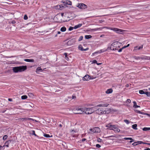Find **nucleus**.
<instances>
[{
  "instance_id": "aec40b11",
  "label": "nucleus",
  "mask_w": 150,
  "mask_h": 150,
  "mask_svg": "<svg viewBox=\"0 0 150 150\" xmlns=\"http://www.w3.org/2000/svg\"><path fill=\"white\" fill-rule=\"evenodd\" d=\"M92 36L91 35H86L85 36V38L86 39H88L92 38Z\"/></svg>"
},
{
  "instance_id": "5701e85b",
  "label": "nucleus",
  "mask_w": 150,
  "mask_h": 150,
  "mask_svg": "<svg viewBox=\"0 0 150 150\" xmlns=\"http://www.w3.org/2000/svg\"><path fill=\"white\" fill-rule=\"evenodd\" d=\"M66 30V28L64 27H63L61 28L60 29L61 31L62 32L65 31Z\"/></svg>"
},
{
  "instance_id": "c756f323",
  "label": "nucleus",
  "mask_w": 150,
  "mask_h": 150,
  "mask_svg": "<svg viewBox=\"0 0 150 150\" xmlns=\"http://www.w3.org/2000/svg\"><path fill=\"white\" fill-rule=\"evenodd\" d=\"M11 141H12V140H8L5 143V144H7L9 145V144H10V143H11Z\"/></svg>"
},
{
  "instance_id": "3c124183",
  "label": "nucleus",
  "mask_w": 150,
  "mask_h": 150,
  "mask_svg": "<svg viewBox=\"0 0 150 150\" xmlns=\"http://www.w3.org/2000/svg\"><path fill=\"white\" fill-rule=\"evenodd\" d=\"M132 145L134 146H136V145H137V142H134V143H133V144H132Z\"/></svg>"
},
{
  "instance_id": "7c9ffc66",
  "label": "nucleus",
  "mask_w": 150,
  "mask_h": 150,
  "mask_svg": "<svg viewBox=\"0 0 150 150\" xmlns=\"http://www.w3.org/2000/svg\"><path fill=\"white\" fill-rule=\"evenodd\" d=\"M141 59H148V57H140Z\"/></svg>"
},
{
  "instance_id": "4468645a",
  "label": "nucleus",
  "mask_w": 150,
  "mask_h": 150,
  "mask_svg": "<svg viewBox=\"0 0 150 150\" xmlns=\"http://www.w3.org/2000/svg\"><path fill=\"white\" fill-rule=\"evenodd\" d=\"M82 25V24H79L77 25H75L74 27V29H76L81 27Z\"/></svg>"
},
{
  "instance_id": "de8ad7c7",
  "label": "nucleus",
  "mask_w": 150,
  "mask_h": 150,
  "mask_svg": "<svg viewBox=\"0 0 150 150\" xmlns=\"http://www.w3.org/2000/svg\"><path fill=\"white\" fill-rule=\"evenodd\" d=\"M126 102L128 103H131V100L129 99H128L127 100Z\"/></svg>"
},
{
  "instance_id": "13d9d810",
  "label": "nucleus",
  "mask_w": 150,
  "mask_h": 150,
  "mask_svg": "<svg viewBox=\"0 0 150 150\" xmlns=\"http://www.w3.org/2000/svg\"><path fill=\"white\" fill-rule=\"evenodd\" d=\"M75 112H74V113L75 114H79V113H77L78 111H76V109L75 110H74Z\"/></svg>"
},
{
  "instance_id": "9d476101",
  "label": "nucleus",
  "mask_w": 150,
  "mask_h": 150,
  "mask_svg": "<svg viewBox=\"0 0 150 150\" xmlns=\"http://www.w3.org/2000/svg\"><path fill=\"white\" fill-rule=\"evenodd\" d=\"M90 77L89 75L88 74L86 75L83 77V79L84 81L89 80L90 79V78H89Z\"/></svg>"
},
{
  "instance_id": "338daca9",
  "label": "nucleus",
  "mask_w": 150,
  "mask_h": 150,
  "mask_svg": "<svg viewBox=\"0 0 150 150\" xmlns=\"http://www.w3.org/2000/svg\"><path fill=\"white\" fill-rule=\"evenodd\" d=\"M71 42V40H69L67 42V44H70V43Z\"/></svg>"
},
{
  "instance_id": "4c0bfd02",
  "label": "nucleus",
  "mask_w": 150,
  "mask_h": 150,
  "mask_svg": "<svg viewBox=\"0 0 150 150\" xmlns=\"http://www.w3.org/2000/svg\"><path fill=\"white\" fill-rule=\"evenodd\" d=\"M133 103H134L133 107L135 108L136 106V105H137V103H136V102L135 101H134Z\"/></svg>"
},
{
  "instance_id": "f03ea898",
  "label": "nucleus",
  "mask_w": 150,
  "mask_h": 150,
  "mask_svg": "<svg viewBox=\"0 0 150 150\" xmlns=\"http://www.w3.org/2000/svg\"><path fill=\"white\" fill-rule=\"evenodd\" d=\"M62 2L63 3V4L57 6L55 7V8L61 10L62 8L66 7L67 4L70 5L72 4L71 2L70 1L67 0L64 1H62Z\"/></svg>"
},
{
  "instance_id": "a211bd4d",
  "label": "nucleus",
  "mask_w": 150,
  "mask_h": 150,
  "mask_svg": "<svg viewBox=\"0 0 150 150\" xmlns=\"http://www.w3.org/2000/svg\"><path fill=\"white\" fill-rule=\"evenodd\" d=\"M134 111H135L136 112H137V113H139L141 114H146L147 115H149V114H147V113L144 114V113L143 112H141L140 111H139V110H134Z\"/></svg>"
},
{
  "instance_id": "a19ab883",
  "label": "nucleus",
  "mask_w": 150,
  "mask_h": 150,
  "mask_svg": "<svg viewBox=\"0 0 150 150\" xmlns=\"http://www.w3.org/2000/svg\"><path fill=\"white\" fill-rule=\"evenodd\" d=\"M107 50H104L103 51L102 50H101L99 51V53H100L102 52H106L107 51Z\"/></svg>"
},
{
  "instance_id": "0eeeda50",
  "label": "nucleus",
  "mask_w": 150,
  "mask_h": 150,
  "mask_svg": "<svg viewBox=\"0 0 150 150\" xmlns=\"http://www.w3.org/2000/svg\"><path fill=\"white\" fill-rule=\"evenodd\" d=\"M110 29L114 31L117 33H119L120 32L122 33L124 31V30L118 29L116 28H111Z\"/></svg>"
},
{
  "instance_id": "393cba45",
  "label": "nucleus",
  "mask_w": 150,
  "mask_h": 150,
  "mask_svg": "<svg viewBox=\"0 0 150 150\" xmlns=\"http://www.w3.org/2000/svg\"><path fill=\"white\" fill-rule=\"evenodd\" d=\"M44 136L47 138H48V137H52V136L51 135V136H50L49 134H44Z\"/></svg>"
},
{
  "instance_id": "b1692460",
  "label": "nucleus",
  "mask_w": 150,
  "mask_h": 150,
  "mask_svg": "<svg viewBox=\"0 0 150 150\" xmlns=\"http://www.w3.org/2000/svg\"><path fill=\"white\" fill-rule=\"evenodd\" d=\"M64 55L65 56V59L67 60H68L69 59V58L67 57V53H64Z\"/></svg>"
},
{
  "instance_id": "680f3d73",
  "label": "nucleus",
  "mask_w": 150,
  "mask_h": 150,
  "mask_svg": "<svg viewBox=\"0 0 150 150\" xmlns=\"http://www.w3.org/2000/svg\"><path fill=\"white\" fill-rule=\"evenodd\" d=\"M116 126L115 125H112V128L116 129V128L115 127Z\"/></svg>"
},
{
  "instance_id": "c85d7f7f",
  "label": "nucleus",
  "mask_w": 150,
  "mask_h": 150,
  "mask_svg": "<svg viewBox=\"0 0 150 150\" xmlns=\"http://www.w3.org/2000/svg\"><path fill=\"white\" fill-rule=\"evenodd\" d=\"M145 94L147 96L149 97L150 98V92H146L145 93Z\"/></svg>"
},
{
  "instance_id": "6e6552de",
  "label": "nucleus",
  "mask_w": 150,
  "mask_h": 150,
  "mask_svg": "<svg viewBox=\"0 0 150 150\" xmlns=\"http://www.w3.org/2000/svg\"><path fill=\"white\" fill-rule=\"evenodd\" d=\"M78 49L81 51H87L88 50L89 48L88 47H87L86 49H84L83 48L82 46L81 45H79L78 47Z\"/></svg>"
},
{
  "instance_id": "0e129e2a",
  "label": "nucleus",
  "mask_w": 150,
  "mask_h": 150,
  "mask_svg": "<svg viewBox=\"0 0 150 150\" xmlns=\"http://www.w3.org/2000/svg\"><path fill=\"white\" fill-rule=\"evenodd\" d=\"M27 106L28 108H29V107H32V106H31V105H30V104H28L27 105Z\"/></svg>"
},
{
  "instance_id": "5fc2aeb1",
  "label": "nucleus",
  "mask_w": 150,
  "mask_h": 150,
  "mask_svg": "<svg viewBox=\"0 0 150 150\" xmlns=\"http://www.w3.org/2000/svg\"><path fill=\"white\" fill-rule=\"evenodd\" d=\"M106 110H103V112H102V114H106Z\"/></svg>"
},
{
  "instance_id": "c9c22d12",
  "label": "nucleus",
  "mask_w": 150,
  "mask_h": 150,
  "mask_svg": "<svg viewBox=\"0 0 150 150\" xmlns=\"http://www.w3.org/2000/svg\"><path fill=\"white\" fill-rule=\"evenodd\" d=\"M106 113L108 114L110 112V109H108L107 110H106Z\"/></svg>"
},
{
  "instance_id": "37998d69",
  "label": "nucleus",
  "mask_w": 150,
  "mask_h": 150,
  "mask_svg": "<svg viewBox=\"0 0 150 150\" xmlns=\"http://www.w3.org/2000/svg\"><path fill=\"white\" fill-rule=\"evenodd\" d=\"M134 58L138 60V59H141L140 57H136V56H134Z\"/></svg>"
},
{
  "instance_id": "f3484780",
  "label": "nucleus",
  "mask_w": 150,
  "mask_h": 150,
  "mask_svg": "<svg viewBox=\"0 0 150 150\" xmlns=\"http://www.w3.org/2000/svg\"><path fill=\"white\" fill-rule=\"evenodd\" d=\"M24 60L25 62H34V60L33 59H25Z\"/></svg>"
},
{
  "instance_id": "2f4dec72",
  "label": "nucleus",
  "mask_w": 150,
  "mask_h": 150,
  "mask_svg": "<svg viewBox=\"0 0 150 150\" xmlns=\"http://www.w3.org/2000/svg\"><path fill=\"white\" fill-rule=\"evenodd\" d=\"M137 145L141 144H144V143L143 142L141 141H137Z\"/></svg>"
},
{
  "instance_id": "7ed1b4c3",
  "label": "nucleus",
  "mask_w": 150,
  "mask_h": 150,
  "mask_svg": "<svg viewBox=\"0 0 150 150\" xmlns=\"http://www.w3.org/2000/svg\"><path fill=\"white\" fill-rule=\"evenodd\" d=\"M76 111H78L77 113H79V114H85V112H84V107L83 108H76Z\"/></svg>"
},
{
  "instance_id": "a878e982",
  "label": "nucleus",
  "mask_w": 150,
  "mask_h": 150,
  "mask_svg": "<svg viewBox=\"0 0 150 150\" xmlns=\"http://www.w3.org/2000/svg\"><path fill=\"white\" fill-rule=\"evenodd\" d=\"M139 93L140 94H145V93L143 90H140L139 91Z\"/></svg>"
},
{
  "instance_id": "2eb2a0df",
  "label": "nucleus",
  "mask_w": 150,
  "mask_h": 150,
  "mask_svg": "<svg viewBox=\"0 0 150 150\" xmlns=\"http://www.w3.org/2000/svg\"><path fill=\"white\" fill-rule=\"evenodd\" d=\"M113 91L112 88L108 89L105 92L107 94H110Z\"/></svg>"
},
{
  "instance_id": "79ce46f5",
  "label": "nucleus",
  "mask_w": 150,
  "mask_h": 150,
  "mask_svg": "<svg viewBox=\"0 0 150 150\" xmlns=\"http://www.w3.org/2000/svg\"><path fill=\"white\" fill-rule=\"evenodd\" d=\"M116 129L114 130V131L116 132H119L120 131V130L118 128L115 129Z\"/></svg>"
},
{
  "instance_id": "a18cd8bd",
  "label": "nucleus",
  "mask_w": 150,
  "mask_h": 150,
  "mask_svg": "<svg viewBox=\"0 0 150 150\" xmlns=\"http://www.w3.org/2000/svg\"><path fill=\"white\" fill-rule=\"evenodd\" d=\"M96 146L97 148H100L101 147V146L100 145L97 144L96 145Z\"/></svg>"
},
{
  "instance_id": "cd10ccee",
  "label": "nucleus",
  "mask_w": 150,
  "mask_h": 150,
  "mask_svg": "<svg viewBox=\"0 0 150 150\" xmlns=\"http://www.w3.org/2000/svg\"><path fill=\"white\" fill-rule=\"evenodd\" d=\"M91 109V112L92 113H93L95 111V109H94V107H92L90 108Z\"/></svg>"
},
{
  "instance_id": "58836bf2",
  "label": "nucleus",
  "mask_w": 150,
  "mask_h": 150,
  "mask_svg": "<svg viewBox=\"0 0 150 150\" xmlns=\"http://www.w3.org/2000/svg\"><path fill=\"white\" fill-rule=\"evenodd\" d=\"M23 19L25 20H27L28 19V16L26 15H24Z\"/></svg>"
},
{
  "instance_id": "9b49d317",
  "label": "nucleus",
  "mask_w": 150,
  "mask_h": 150,
  "mask_svg": "<svg viewBox=\"0 0 150 150\" xmlns=\"http://www.w3.org/2000/svg\"><path fill=\"white\" fill-rule=\"evenodd\" d=\"M118 43V42L116 41L113 43L111 45V46L110 47L111 50H112L113 48H115L116 47L115 46V45L117 44Z\"/></svg>"
},
{
  "instance_id": "412c9836",
  "label": "nucleus",
  "mask_w": 150,
  "mask_h": 150,
  "mask_svg": "<svg viewBox=\"0 0 150 150\" xmlns=\"http://www.w3.org/2000/svg\"><path fill=\"white\" fill-rule=\"evenodd\" d=\"M142 130L144 131H146L150 130V127H145L143 128Z\"/></svg>"
},
{
  "instance_id": "4d7b16f0",
  "label": "nucleus",
  "mask_w": 150,
  "mask_h": 150,
  "mask_svg": "<svg viewBox=\"0 0 150 150\" xmlns=\"http://www.w3.org/2000/svg\"><path fill=\"white\" fill-rule=\"evenodd\" d=\"M123 48L120 49L118 50V52H120L122 51Z\"/></svg>"
},
{
  "instance_id": "864d4df0",
  "label": "nucleus",
  "mask_w": 150,
  "mask_h": 150,
  "mask_svg": "<svg viewBox=\"0 0 150 150\" xmlns=\"http://www.w3.org/2000/svg\"><path fill=\"white\" fill-rule=\"evenodd\" d=\"M99 51H96V52H94V53H93L92 54V55H94L95 54H97V53H99Z\"/></svg>"
},
{
  "instance_id": "e2e57ef3",
  "label": "nucleus",
  "mask_w": 150,
  "mask_h": 150,
  "mask_svg": "<svg viewBox=\"0 0 150 150\" xmlns=\"http://www.w3.org/2000/svg\"><path fill=\"white\" fill-rule=\"evenodd\" d=\"M8 100L9 101H12V99H11V98H8Z\"/></svg>"
},
{
  "instance_id": "ddd939ff",
  "label": "nucleus",
  "mask_w": 150,
  "mask_h": 150,
  "mask_svg": "<svg viewBox=\"0 0 150 150\" xmlns=\"http://www.w3.org/2000/svg\"><path fill=\"white\" fill-rule=\"evenodd\" d=\"M108 104H101L97 105V106L99 107H107L109 105Z\"/></svg>"
},
{
  "instance_id": "ea45409f",
  "label": "nucleus",
  "mask_w": 150,
  "mask_h": 150,
  "mask_svg": "<svg viewBox=\"0 0 150 150\" xmlns=\"http://www.w3.org/2000/svg\"><path fill=\"white\" fill-rule=\"evenodd\" d=\"M83 37L82 36H81L80 37L79 40H78V41H81V40H82L83 39Z\"/></svg>"
},
{
  "instance_id": "dca6fc26",
  "label": "nucleus",
  "mask_w": 150,
  "mask_h": 150,
  "mask_svg": "<svg viewBox=\"0 0 150 150\" xmlns=\"http://www.w3.org/2000/svg\"><path fill=\"white\" fill-rule=\"evenodd\" d=\"M106 127L110 128V129L113 130L112 128V125L110 124V123L108 124L106 126Z\"/></svg>"
},
{
  "instance_id": "e433bc0d",
  "label": "nucleus",
  "mask_w": 150,
  "mask_h": 150,
  "mask_svg": "<svg viewBox=\"0 0 150 150\" xmlns=\"http://www.w3.org/2000/svg\"><path fill=\"white\" fill-rule=\"evenodd\" d=\"M124 122L126 123L127 124H129L130 123V122L129 121L127 120H124Z\"/></svg>"
},
{
  "instance_id": "052dcab7",
  "label": "nucleus",
  "mask_w": 150,
  "mask_h": 150,
  "mask_svg": "<svg viewBox=\"0 0 150 150\" xmlns=\"http://www.w3.org/2000/svg\"><path fill=\"white\" fill-rule=\"evenodd\" d=\"M16 21H12V22H11V23H12V24H15L16 23Z\"/></svg>"
},
{
  "instance_id": "423d86ee",
  "label": "nucleus",
  "mask_w": 150,
  "mask_h": 150,
  "mask_svg": "<svg viewBox=\"0 0 150 150\" xmlns=\"http://www.w3.org/2000/svg\"><path fill=\"white\" fill-rule=\"evenodd\" d=\"M84 112H85V114H92L91 112V109H90V108H86V107H84Z\"/></svg>"
},
{
  "instance_id": "774afa93",
  "label": "nucleus",
  "mask_w": 150,
  "mask_h": 150,
  "mask_svg": "<svg viewBox=\"0 0 150 150\" xmlns=\"http://www.w3.org/2000/svg\"><path fill=\"white\" fill-rule=\"evenodd\" d=\"M144 150H150V149L149 148H147L146 149H144Z\"/></svg>"
},
{
  "instance_id": "473e14b6",
  "label": "nucleus",
  "mask_w": 150,
  "mask_h": 150,
  "mask_svg": "<svg viewBox=\"0 0 150 150\" xmlns=\"http://www.w3.org/2000/svg\"><path fill=\"white\" fill-rule=\"evenodd\" d=\"M32 135H35V136L39 137L36 134H35V131L34 130H33L32 131Z\"/></svg>"
},
{
  "instance_id": "39448f33",
  "label": "nucleus",
  "mask_w": 150,
  "mask_h": 150,
  "mask_svg": "<svg viewBox=\"0 0 150 150\" xmlns=\"http://www.w3.org/2000/svg\"><path fill=\"white\" fill-rule=\"evenodd\" d=\"M90 130L93 133H98L100 132V129L98 127H95L93 129H91Z\"/></svg>"
},
{
  "instance_id": "6e6d98bb",
  "label": "nucleus",
  "mask_w": 150,
  "mask_h": 150,
  "mask_svg": "<svg viewBox=\"0 0 150 150\" xmlns=\"http://www.w3.org/2000/svg\"><path fill=\"white\" fill-rule=\"evenodd\" d=\"M97 105L96 106L94 107H93L94 108V109H95V111H96V110L97 109H97Z\"/></svg>"
},
{
  "instance_id": "bf43d9fd",
  "label": "nucleus",
  "mask_w": 150,
  "mask_h": 150,
  "mask_svg": "<svg viewBox=\"0 0 150 150\" xmlns=\"http://www.w3.org/2000/svg\"><path fill=\"white\" fill-rule=\"evenodd\" d=\"M86 139L85 138H83V139H82V142H83L86 140Z\"/></svg>"
},
{
  "instance_id": "603ef678",
  "label": "nucleus",
  "mask_w": 150,
  "mask_h": 150,
  "mask_svg": "<svg viewBox=\"0 0 150 150\" xmlns=\"http://www.w3.org/2000/svg\"><path fill=\"white\" fill-rule=\"evenodd\" d=\"M28 95L32 97L33 95V94L32 93H29L28 94Z\"/></svg>"
},
{
  "instance_id": "72a5a7b5",
  "label": "nucleus",
  "mask_w": 150,
  "mask_h": 150,
  "mask_svg": "<svg viewBox=\"0 0 150 150\" xmlns=\"http://www.w3.org/2000/svg\"><path fill=\"white\" fill-rule=\"evenodd\" d=\"M8 137V136L7 135H4L3 138V140H6Z\"/></svg>"
},
{
  "instance_id": "1a4fd4ad",
  "label": "nucleus",
  "mask_w": 150,
  "mask_h": 150,
  "mask_svg": "<svg viewBox=\"0 0 150 150\" xmlns=\"http://www.w3.org/2000/svg\"><path fill=\"white\" fill-rule=\"evenodd\" d=\"M19 120H21L22 121H23L24 120H25V121H26V120H33V121H34V120H35V121H36L35 120H34L33 119H32V118H19Z\"/></svg>"
},
{
  "instance_id": "20e7f679",
  "label": "nucleus",
  "mask_w": 150,
  "mask_h": 150,
  "mask_svg": "<svg viewBox=\"0 0 150 150\" xmlns=\"http://www.w3.org/2000/svg\"><path fill=\"white\" fill-rule=\"evenodd\" d=\"M77 7L81 9H84L87 8V6L83 3L79 4Z\"/></svg>"
},
{
  "instance_id": "f704fd0d",
  "label": "nucleus",
  "mask_w": 150,
  "mask_h": 150,
  "mask_svg": "<svg viewBox=\"0 0 150 150\" xmlns=\"http://www.w3.org/2000/svg\"><path fill=\"white\" fill-rule=\"evenodd\" d=\"M124 139L126 140H133V139L132 138H127L125 137L124 138Z\"/></svg>"
},
{
  "instance_id": "6ab92c4d",
  "label": "nucleus",
  "mask_w": 150,
  "mask_h": 150,
  "mask_svg": "<svg viewBox=\"0 0 150 150\" xmlns=\"http://www.w3.org/2000/svg\"><path fill=\"white\" fill-rule=\"evenodd\" d=\"M101 110L100 109H98L96 110V113L98 114H102V112L100 111Z\"/></svg>"
},
{
  "instance_id": "8fccbe9b",
  "label": "nucleus",
  "mask_w": 150,
  "mask_h": 150,
  "mask_svg": "<svg viewBox=\"0 0 150 150\" xmlns=\"http://www.w3.org/2000/svg\"><path fill=\"white\" fill-rule=\"evenodd\" d=\"M118 47H116L115 48H113L112 49V50H118Z\"/></svg>"
},
{
  "instance_id": "69168bd1",
  "label": "nucleus",
  "mask_w": 150,
  "mask_h": 150,
  "mask_svg": "<svg viewBox=\"0 0 150 150\" xmlns=\"http://www.w3.org/2000/svg\"><path fill=\"white\" fill-rule=\"evenodd\" d=\"M129 85L128 84H126L125 85V86L126 87H129Z\"/></svg>"
},
{
  "instance_id": "f8f14e48",
  "label": "nucleus",
  "mask_w": 150,
  "mask_h": 150,
  "mask_svg": "<svg viewBox=\"0 0 150 150\" xmlns=\"http://www.w3.org/2000/svg\"><path fill=\"white\" fill-rule=\"evenodd\" d=\"M43 70L41 68V67H38L37 68L36 70V72L37 74H39L40 72H42Z\"/></svg>"
},
{
  "instance_id": "bb28decb",
  "label": "nucleus",
  "mask_w": 150,
  "mask_h": 150,
  "mask_svg": "<svg viewBox=\"0 0 150 150\" xmlns=\"http://www.w3.org/2000/svg\"><path fill=\"white\" fill-rule=\"evenodd\" d=\"M21 99H26L27 98V96H26V95H24V96H21Z\"/></svg>"
},
{
  "instance_id": "4be33fe9",
  "label": "nucleus",
  "mask_w": 150,
  "mask_h": 150,
  "mask_svg": "<svg viewBox=\"0 0 150 150\" xmlns=\"http://www.w3.org/2000/svg\"><path fill=\"white\" fill-rule=\"evenodd\" d=\"M137 125L136 124H134L132 125V127L134 129L137 130Z\"/></svg>"
},
{
  "instance_id": "09e8293b",
  "label": "nucleus",
  "mask_w": 150,
  "mask_h": 150,
  "mask_svg": "<svg viewBox=\"0 0 150 150\" xmlns=\"http://www.w3.org/2000/svg\"><path fill=\"white\" fill-rule=\"evenodd\" d=\"M93 63H94V64H97L98 63L97 61L96 60H93Z\"/></svg>"
},
{
  "instance_id": "c03bdc74",
  "label": "nucleus",
  "mask_w": 150,
  "mask_h": 150,
  "mask_svg": "<svg viewBox=\"0 0 150 150\" xmlns=\"http://www.w3.org/2000/svg\"><path fill=\"white\" fill-rule=\"evenodd\" d=\"M73 29H74V27H70L69 29V31H71V30H72Z\"/></svg>"
},
{
  "instance_id": "f257e3e1",
  "label": "nucleus",
  "mask_w": 150,
  "mask_h": 150,
  "mask_svg": "<svg viewBox=\"0 0 150 150\" xmlns=\"http://www.w3.org/2000/svg\"><path fill=\"white\" fill-rule=\"evenodd\" d=\"M27 69L26 66H22L18 67H15L13 68V70L14 72H21Z\"/></svg>"
},
{
  "instance_id": "49530a36",
  "label": "nucleus",
  "mask_w": 150,
  "mask_h": 150,
  "mask_svg": "<svg viewBox=\"0 0 150 150\" xmlns=\"http://www.w3.org/2000/svg\"><path fill=\"white\" fill-rule=\"evenodd\" d=\"M143 45H142V46H141L139 47L138 48V50H140V49H142V48H143Z\"/></svg>"
}]
</instances>
